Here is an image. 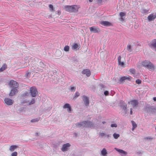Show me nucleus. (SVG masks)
Listing matches in <instances>:
<instances>
[{
    "label": "nucleus",
    "mask_w": 156,
    "mask_h": 156,
    "mask_svg": "<svg viewBox=\"0 0 156 156\" xmlns=\"http://www.w3.org/2000/svg\"><path fill=\"white\" fill-rule=\"evenodd\" d=\"M155 129H156V127H155Z\"/></svg>",
    "instance_id": "nucleus-63"
},
{
    "label": "nucleus",
    "mask_w": 156,
    "mask_h": 156,
    "mask_svg": "<svg viewBox=\"0 0 156 156\" xmlns=\"http://www.w3.org/2000/svg\"><path fill=\"white\" fill-rule=\"evenodd\" d=\"M130 110V115H132L133 114L132 109V108H131Z\"/></svg>",
    "instance_id": "nucleus-53"
},
{
    "label": "nucleus",
    "mask_w": 156,
    "mask_h": 156,
    "mask_svg": "<svg viewBox=\"0 0 156 156\" xmlns=\"http://www.w3.org/2000/svg\"><path fill=\"white\" fill-rule=\"evenodd\" d=\"M18 154V153L17 152L15 151L13 152H12L11 154V156H17V155Z\"/></svg>",
    "instance_id": "nucleus-41"
},
{
    "label": "nucleus",
    "mask_w": 156,
    "mask_h": 156,
    "mask_svg": "<svg viewBox=\"0 0 156 156\" xmlns=\"http://www.w3.org/2000/svg\"><path fill=\"white\" fill-rule=\"evenodd\" d=\"M30 93L32 97H36L38 93L36 87H31L30 88Z\"/></svg>",
    "instance_id": "nucleus-4"
},
{
    "label": "nucleus",
    "mask_w": 156,
    "mask_h": 156,
    "mask_svg": "<svg viewBox=\"0 0 156 156\" xmlns=\"http://www.w3.org/2000/svg\"><path fill=\"white\" fill-rule=\"evenodd\" d=\"M121 57L120 56H119L118 57V62L119 64L122 62L121 61Z\"/></svg>",
    "instance_id": "nucleus-42"
},
{
    "label": "nucleus",
    "mask_w": 156,
    "mask_h": 156,
    "mask_svg": "<svg viewBox=\"0 0 156 156\" xmlns=\"http://www.w3.org/2000/svg\"><path fill=\"white\" fill-rule=\"evenodd\" d=\"M18 90L17 88H12L9 94L10 96H12L15 95L16 93H17Z\"/></svg>",
    "instance_id": "nucleus-14"
},
{
    "label": "nucleus",
    "mask_w": 156,
    "mask_h": 156,
    "mask_svg": "<svg viewBox=\"0 0 156 156\" xmlns=\"http://www.w3.org/2000/svg\"><path fill=\"white\" fill-rule=\"evenodd\" d=\"M111 126L112 127H116L117 126V125L116 124H111Z\"/></svg>",
    "instance_id": "nucleus-47"
},
{
    "label": "nucleus",
    "mask_w": 156,
    "mask_h": 156,
    "mask_svg": "<svg viewBox=\"0 0 156 156\" xmlns=\"http://www.w3.org/2000/svg\"><path fill=\"white\" fill-rule=\"evenodd\" d=\"M136 127H133V128H132V130H133Z\"/></svg>",
    "instance_id": "nucleus-57"
},
{
    "label": "nucleus",
    "mask_w": 156,
    "mask_h": 156,
    "mask_svg": "<svg viewBox=\"0 0 156 156\" xmlns=\"http://www.w3.org/2000/svg\"><path fill=\"white\" fill-rule=\"evenodd\" d=\"M102 123H103V124H105L106 123V122H105V121H103V122H102Z\"/></svg>",
    "instance_id": "nucleus-60"
},
{
    "label": "nucleus",
    "mask_w": 156,
    "mask_h": 156,
    "mask_svg": "<svg viewBox=\"0 0 156 156\" xmlns=\"http://www.w3.org/2000/svg\"><path fill=\"white\" fill-rule=\"evenodd\" d=\"M88 127H94V123L90 121H87Z\"/></svg>",
    "instance_id": "nucleus-23"
},
{
    "label": "nucleus",
    "mask_w": 156,
    "mask_h": 156,
    "mask_svg": "<svg viewBox=\"0 0 156 156\" xmlns=\"http://www.w3.org/2000/svg\"><path fill=\"white\" fill-rule=\"evenodd\" d=\"M80 95L79 93L78 92H76L75 94V95L74 96L73 99L74 100H75V99L77 98L78 96Z\"/></svg>",
    "instance_id": "nucleus-25"
},
{
    "label": "nucleus",
    "mask_w": 156,
    "mask_h": 156,
    "mask_svg": "<svg viewBox=\"0 0 156 156\" xmlns=\"http://www.w3.org/2000/svg\"><path fill=\"white\" fill-rule=\"evenodd\" d=\"M142 65L150 71H154V66L149 61H144L142 62Z\"/></svg>",
    "instance_id": "nucleus-2"
},
{
    "label": "nucleus",
    "mask_w": 156,
    "mask_h": 156,
    "mask_svg": "<svg viewBox=\"0 0 156 156\" xmlns=\"http://www.w3.org/2000/svg\"><path fill=\"white\" fill-rule=\"evenodd\" d=\"M83 100L85 105L88 106L89 105V98L86 96H83Z\"/></svg>",
    "instance_id": "nucleus-12"
},
{
    "label": "nucleus",
    "mask_w": 156,
    "mask_h": 156,
    "mask_svg": "<svg viewBox=\"0 0 156 156\" xmlns=\"http://www.w3.org/2000/svg\"><path fill=\"white\" fill-rule=\"evenodd\" d=\"M5 103L8 105H11L13 104L14 101L8 98H5L4 99Z\"/></svg>",
    "instance_id": "nucleus-9"
},
{
    "label": "nucleus",
    "mask_w": 156,
    "mask_h": 156,
    "mask_svg": "<svg viewBox=\"0 0 156 156\" xmlns=\"http://www.w3.org/2000/svg\"><path fill=\"white\" fill-rule=\"evenodd\" d=\"M49 7L51 9V11H53L54 10V8L52 5L50 4L49 5Z\"/></svg>",
    "instance_id": "nucleus-43"
},
{
    "label": "nucleus",
    "mask_w": 156,
    "mask_h": 156,
    "mask_svg": "<svg viewBox=\"0 0 156 156\" xmlns=\"http://www.w3.org/2000/svg\"><path fill=\"white\" fill-rule=\"evenodd\" d=\"M131 123L133 127H137V125L134 121H132Z\"/></svg>",
    "instance_id": "nucleus-40"
},
{
    "label": "nucleus",
    "mask_w": 156,
    "mask_h": 156,
    "mask_svg": "<svg viewBox=\"0 0 156 156\" xmlns=\"http://www.w3.org/2000/svg\"><path fill=\"white\" fill-rule=\"evenodd\" d=\"M70 106V105L69 104L66 103L63 105V108L64 109L68 108Z\"/></svg>",
    "instance_id": "nucleus-31"
},
{
    "label": "nucleus",
    "mask_w": 156,
    "mask_h": 156,
    "mask_svg": "<svg viewBox=\"0 0 156 156\" xmlns=\"http://www.w3.org/2000/svg\"><path fill=\"white\" fill-rule=\"evenodd\" d=\"M101 24L106 26H111L112 24L109 22L107 21H102L101 22Z\"/></svg>",
    "instance_id": "nucleus-18"
},
{
    "label": "nucleus",
    "mask_w": 156,
    "mask_h": 156,
    "mask_svg": "<svg viewBox=\"0 0 156 156\" xmlns=\"http://www.w3.org/2000/svg\"><path fill=\"white\" fill-rule=\"evenodd\" d=\"M104 94L106 95H108L109 94L108 92V91H105L104 92Z\"/></svg>",
    "instance_id": "nucleus-48"
},
{
    "label": "nucleus",
    "mask_w": 156,
    "mask_h": 156,
    "mask_svg": "<svg viewBox=\"0 0 156 156\" xmlns=\"http://www.w3.org/2000/svg\"><path fill=\"white\" fill-rule=\"evenodd\" d=\"M148 45L151 48L156 49V40H154L152 42L149 43Z\"/></svg>",
    "instance_id": "nucleus-16"
},
{
    "label": "nucleus",
    "mask_w": 156,
    "mask_h": 156,
    "mask_svg": "<svg viewBox=\"0 0 156 156\" xmlns=\"http://www.w3.org/2000/svg\"><path fill=\"white\" fill-rule=\"evenodd\" d=\"M35 102V100L34 99H32L31 101L29 102V105H31L34 104Z\"/></svg>",
    "instance_id": "nucleus-37"
},
{
    "label": "nucleus",
    "mask_w": 156,
    "mask_h": 156,
    "mask_svg": "<svg viewBox=\"0 0 156 156\" xmlns=\"http://www.w3.org/2000/svg\"><path fill=\"white\" fill-rule=\"evenodd\" d=\"M106 134H105V133H102V132L100 133V135L102 137L104 136H105Z\"/></svg>",
    "instance_id": "nucleus-44"
},
{
    "label": "nucleus",
    "mask_w": 156,
    "mask_h": 156,
    "mask_svg": "<svg viewBox=\"0 0 156 156\" xmlns=\"http://www.w3.org/2000/svg\"><path fill=\"white\" fill-rule=\"evenodd\" d=\"M83 123V127H88L87 121H83L82 122Z\"/></svg>",
    "instance_id": "nucleus-24"
},
{
    "label": "nucleus",
    "mask_w": 156,
    "mask_h": 156,
    "mask_svg": "<svg viewBox=\"0 0 156 156\" xmlns=\"http://www.w3.org/2000/svg\"><path fill=\"white\" fill-rule=\"evenodd\" d=\"M90 29V31L94 33H97L100 32L99 29L94 26L91 27Z\"/></svg>",
    "instance_id": "nucleus-10"
},
{
    "label": "nucleus",
    "mask_w": 156,
    "mask_h": 156,
    "mask_svg": "<svg viewBox=\"0 0 156 156\" xmlns=\"http://www.w3.org/2000/svg\"><path fill=\"white\" fill-rule=\"evenodd\" d=\"M72 48L73 49L76 50L79 49V45L77 44H75L72 46Z\"/></svg>",
    "instance_id": "nucleus-22"
},
{
    "label": "nucleus",
    "mask_w": 156,
    "mask_h": 156,
    "mask_svg": "<svg viewBox=\"0 0 156 156\" xmlns=\"http://www.w3.org/2000/svg\"><path fill=\"white\" fill-rule=\"evenodd\" d=\"M30 74H31V73L29 72L28 71L26 72V73L25 74V76L27 78L30 76Z\"/></svg>",
    "instance_id": "nucleus-36"
},
{
    "label": "nucleus",
    "mask_w": 156,
    "mask_h": 156,
    "mask_svg": "<svg viewBox=\"0 0 156 156\" xmlns=\"http://www.w3.org/2000/svg\"><path fill=\"white\" fill-rule=\"evenodd\" d=\"M131 79V77L129 76H124L120 78L119 80V81L120 83H122L125 80H130Z\"/></svg>",
    "instance_id": "nucleus-13"
},
{
    "label": "nucleus",
    "mask_w": 156,
    "mask_h": 156,
    "mask_svg": "<svg viewBox=\"0 0 156 156\" xmlns=\"http://www.w3.org/2000/svg\"><path fill=\"white\" fill-rule=\"evenodd\" d=\"M89 1L90 2H91L93 1V0H89Z\"/></svg>",
    "instance_id": "nucleus-59"
},
{
    "label": "nucleus",
    "mask_w": 156,
    "mask_h": 156,
    "mask_svg": "<svg viewBox=\"0 0 156 156\" xmlns=\"http://www.w3.org/2000/svg\"><path fill=\"white\" fill-rule=\"evenodd\" d=\"M103 54V53H102V52L101 53V54H100L101 56V55H102Z\"/></svg>",
    "instance_id": "nucleus-58"
},
{
    "label": "nucleus",
    "mask_w": 156,
    "mask_h": 156,
    "mask_svg": "<svg viewBox=\"0 0 156 156\" xmlns=\"http://www.w3.org/2000/svg\"><path fill=\"white\" fill-rule=\"evenodd\" d=\"M66 10L69 12H78V7L76 5L66 6H65Z\"/></svg>",
    "instance_id": "nucleus-3"
},
{
    "label": "nucleus",
    "mask_w": 156,
    "mask_h": 156,
    "mask_svg": "<svg viewBox=\"0 0 156 156\" xmlns=\"http://www.w3.org/2000/svg\"><path fill=\"white\" fill-rule=\"evenodd\" d=\"M153 100L154 101H156V97H155L153 98Z\"/></svg>",
    "instance_id": "nucleus-56"
},
{
    "label": "nucleus",
    "mask_w": 156,
    "mask_h": 156,
    "mask_svg": "<svg viewBox=\"0 0 156 156\" xmlns=\"http://www.w3.org/2000/svg\"><path fill=\"white\" fill-rule=\"evenodd\" d=\"M102 0H97L98 3L99 4L101 3L102 2Z\"/></svg>",
    "instance_id": "nucleus-52"
},
{
    "label": "nucleus",
    "mask_w": 156,
    "mask_h": 156,
    "mask_svg": "<svg viewBox=\"0 0 156 156\" xmlns=\"http://www.w3.org/2000/svg\"><path fill=\"white\" fill-rule=\"evenodd\" d=\"M141 80L139 79H137L136 81V82L137 84H140L141 83Z\"/></svg>",
    "instance_id": "nucleus-45"
},
{
    "label": "nucleus",
    "mask_w": 156,
    "mask_h": 156,
    "mask_svg": "<svg viewBox=\"0 0 156 156\" xmlns=\"http://www.w3.org/2000/svg\"><path fill=\"white\" fill-rule=\"evenodd\" d=\"M76 126L78 127H83V123H82V122H80V123H77L76 124Z\"/></svg>",
    "instance_id": "nucleus-28"
},
{
    "label": "nucleus",
    "mask_w": 156,
    "mask_h": 156,
    "mask_svg": "<svg viewBox=\"0 0 156 156\" xmlns=\"http://www.w3.org/2000/svg\"><path fill=\"white\" fill-rule=\"evenodd\" d=\"M25 102H27V101H25Z\"/></svg>",
    "instance_id": "nucleus-61"
},
{
    "label": "nucleus",
    "mask_w": 156,
    "mask_h": 156,
    "mask_svg": "<svg viewBox=\"0 0 156 156\" xmlns=\"http://www.w3.org/2000/svg\"><path fill=\"white\" fill-rule=\"evenodd\" d=\"M105 137H106L107 138H108L110 137V135L108 134H106L105 135Z\"/></svg>",
    "instance_id": "nucleus-54"
},
{
    "label": "nucleus",
    "mask_w": 156,
    "mask_h": 156,
    "mask_svg": "<svg viewBox=\"0 0 156 156\" xmlns=\"http://www.w3.org/2000/svg\"><path fill=\"white\" fill-rule=\"evenodd\" d=\"M82 74H86L87 76H89L90 75V71L88 69H84L82 72Z\"/></svg>",
    "instance_id": "nucleus-17"
},
{
    "label": "nucleus",
    "mask_w": 156,
    "mask_h": 156,
    "mask_svg": "<svg viewBox=\"0 0 156 156\" xmlns=\"http://www.w3.org/2000/svg\"><path fill=\"white\" fill-rule=\"evenodd\" d=\"M119 15L121 17H123L126 15V13L124 12H120L119 13Z\"/></svg>",
    "instance_id": "nucleus-38"
},
{
    "label": "nucleus",
    "mask_w": 156,
    "mask_h": 156,
    "mask_svg": "<svg viewBox=\"0 0 156 156\" xmlns=\"http://www.w3.org/2000/svg\"><path fill=\"white\" fill-rule=\"evenodd\" d=\"M120 136L119 134L115 133L113 134L114 138L115 139H117Z\"/></svg>",
    "instance_id": "nucleus-30"
},
{
    "label": "nucleus",
    "mask_w": 156,
    "mask_h": 156,
    "mask_svg": "<svg viewBox=\"0 0 156 156\" xmlns=\"http://www.w3.org/2000/svg\"><path fill=\"white\" fill-rule=\"evenodd\" d=\"M70 88L69 89L70 90L71 92H74L75 91L76 89V87H74L70 86Z\"/></svg>",
    "instance_id": "nucleus-34"
},
{
    "label": "nucleus",
    "mask_w": 156,
    "mask_h": 156,
    "mask_svg": "<svg viewBox=\"0 0 156 156\" xmlns=\"http://www.w3.org/2000/svg\"><path fill=\"white\" fill-rule=\"evenodd\" d=\"M145 109L148 113H153L154 112V109L151 107H146L145 108Z\"/></svg>",
    "instance_id": "nucleus-15"
},
{
    "label": "nucleus",
    "mask_w": 156,
    "mask_h": 156,
    "mask_svg": "<svg viewBox=\"0 0 156 156\" xmlns=\"http://www.w3.org/2000/svg\"><path fill=\"white\" fill-rule=\"evenodd\" d=\"M71 110H72V109H71V108L70 107V106L69 107V108L67 109V111H68V112L69 113H70L71 112Z\"/></svg>",
    "instance_id": "nucleus-49"
},
{
    "label": "nucleus",
    "mask_w": 156,
    "mask_h": 156,
    "mask_svg": "<svg viewBox=\"0 0 156 156\" xmlns=\"http://www.w3.org/2000/svg\"><path fill=\"white\" fill-rule=\"evenodd\" d=\"M129 103L131 104L133 108H137L139 104L138 101L136 100H132L129 102Z\"/></svg>",
    "instance_id": "nucleus-8"
},
{
    "label": "nucleus",
    "mask_w": 156,
    "mask_h": 156,
    "mask_svg": "<svg viewBox=\"0 0 156 156\" xmlns=\"http://www.w3.org/2000/svg\"><path fill=\"white\" fill-rule=\"evenodd\" d=\"M156 18V13H154L149 15L147 17L149 21H151L154 20Z\"/></svg>",
    "instance_id": "nucleus-11"
},
{
    "label": "nucleus",
    "mask_w": 156,
    "mask_h": 156,
    "mask_svg": "<svg viewBox=\"0 0 156 156\" xmlns=\"http://www.w3.org/2000/svg\"><path fill=\"white\" fill-rule=\"evenodd\" d=\"M10 87L12 88H17L19 87L18 83L16 81L13 80H11L9 84Z\"/></svg>",
    "instance_id": "nucleus-6"
},
{
    "label": "nucleus",
    "mask_w": 156,
    "mask_h": 156,
    "mask_svg": "<svg viewBox=\"0 0 156 156\" xmlns=\"http://www.w3.org/2000/svg\"><path fill=\"white\" fill-rule=\"evenodd\" d=\"M39 120V119L37 118L31 120L30 122H38Z\"/></svg>",
    "instance_id": "nucleus-32"
},
{
    "label": "nucleus",
    "mask_w": 156,
    "mask_h": 156,
    "mask_svg": "<svg viewBox=\"0 0 156 156\" xmlns=\"http://www.w3.org/2000/svg\"><path fill=\"white\" fill-rule=\"evenodd\" d=\"M101 153L103 156H107V152L105 148H104L101 151Z\"/></svg>",
    "instance_id": "nucleus-21"
},
{
    "label": "nucleus",
    "mask_w": 156,
    "mask_h": 156,
    "mask_svg": "<svg viewBox=\"0 0 156 156\" xmlns=\"http://www.w3.org/2000/svg\"><path fill=\"white\" fill-rule=\"evenodd\" d=\"M18 147V146L16 145H11L9 147V150L11 152L13 151Z\"/></svg>",
    "instance_id": "nucleus-20"
},
{
    "label": "nucleus",
    "mask_w": 156,
    "mask_h": 156,
    "mask_svg": "<svg viewBox=\"0 0 156 156\" xmlns=\"http://www.w3.org/2000/svg\"><path fill=\"white\" fill-rule=\"evenodd\" d=\"M119 65H120L121 66H123L124 64V63L123 62H120L119 64Z\"/></svg>",
    "instance_id": "nucleus-50"
},
{
    "label": "nucleus",
    "mask_w": 156,
    "mask_h": 156,
    "mask_svg": "<svg viewBox=\"0 0 156 156\" xmlns=\"http://www.w3.org/2000/svg\"><path fill=\"white\" fill-rule=\"evenodd\" d=\"M7 67L6 65H3L0 68V71L2 72L3 70H5V69Z\"/></svg>",
    "instance_id": "nucleus-29"
},
{
    "label": "nucleus",
    "mask_w": 156,
    "mask_h": 156,
    "mask_svg": "<svg viewBox=\"0 0 156 156\" xmlns=\"http://www.w3.org/2000/svg\"><path fill=\"white\" fill-rule=\"evenodd\" d=\"M120 106L122 108L121 114L123 116H126L127 115V105H126L123 103L120 105Z\"/></svg>",
    "instance_id": "nucleus-7"
},
{
    "label": "nucleus",
    "mask_w": 156,
    "mask_h": 156,
    "mask_svg": "<svg viewBox=\"0 0 156 156\" xmlns=\"http://www.w3.org/2000/svg\"><path fill=\"white\" fill-rule=\"evenodd\" d=\"M130 72L132 74H134L135 73V70L134 69H131L129 70Z\"/></svg>",
    "instance_id": "nucleus-35"
},
{
    "label": "nucleus",
    "mask_w": 156,
    "mask_h": 156,
    "mask_svg": "<svg viewBox=\"0 0 156 156\" xmlns=\"http://www.w3.org/2000/svg\"><path fill=\"white\" fill-rule=\"evenodd\" d=\"M120 20L122 21H123L124 20V19L123 17H121L120 19Z\"/></svg>",
    "instance_id": "nucleus-55"
},
{
    "label": "nucleus",
    "mask_w": 156,
    "mask_h": 156,
    "mask_svg": "<svg viewBox=\"0 0 156 156\" xmlns=\"http://www.w3.org/2000/svg\"><path fill=\"white\" fill-rule=\"evenodd\" d=\"M29 94L28 93L26 92L23 94V96H27L29 95Z\"/></svg>",
    "instance_id": "nucleus-51"
},
{
    "label": "nucleus",
    "mask_w": 156,
    "mask_h": 156,
    "mask_svg": "<svg viewBox=\"0 0 156 156\" xmlns=\"http://www.w3.org/2000/svg\"><path fill=\"white\" fill-rule=\"evenodd\" d=\"M64 50L65 51H68L69 50V47L68 45L66 46L64 48Z\"/></svg>",
    "instance_id": "nucleus-33"
},
{
    "label": "nucleus",
    "mask_w": 156,
    "mask_h": 156,
    "mask_svg": "<svg viewBox=\"0 0 156 156\" xmlns=\"http://www.w3.org/2000/svg\"><path fill=\"white\" fill-rule=\"evenodd\" d=\"M127 50L129 52H131L132 51V47L131 45L128 44L126 48Z\"/></svg>",
    "instance_id": "nucleus-27"
},
{
    "label": "nucleus",
    "mask_w": 156,
    "mask_h": 156,
    "mask_svg": "<svg viewBox=\"0 0 156 156\" xmlns=\"http://www.w3.org/2000/svg\"><path fill=\"white\" fill-rule=\"evenodd\" d=\"M45 66V65L42 62H40L37 66H33L31 68V70L34 72L37 73V71H42L43 69Z\"/></svg>",
    "instance_id": "nucleus-1"
},
{
    "label": "nucleus",
    "mask_w": 156,
    "mask_h": 156,
    "mask_svg": "<svg viewBox=\"0 0 156 156\" xmlns=\"http://www.w3.org/2000/svg\"><path fill=\"white\" fill-rule=\"evenodd\" d=\"M99 88L100 89H101L102 90H105L104 89L105 87V86H104V85H103V84H100L99 85Z\"/></svg>",
    "instance_id": "nucleus-26"
},
{
    "label": "nucleus",
    "mask_w": 156,
    "mask_h": 156,
    "mask_svg": "<svg viewBox=\"0 0 156 156\" xmlns=\"http://www.w3.org/2000/svg\"><path fill=\"white\" fill-rule=\"evenodd\" d=\"M148 12V10L143 9L141 10V12L144 13H147Z\"/></svg>",
    "instance_id": "nucleus-39"
},
{
    "label": "nucleus",
    "mask_w": 156,
    "mask_h": 156,
    "mask_svg": "<svg viewBox=\"0 0 156 156\" xmlns=\"http://www.w3.org/2000/svg\"><path fill=\"white\" fill-rule=\"evenodd\" d=\"M115 149L120 154H127V152L125 151L122 150L118 149L117 148H115Z\"/></svg>",
    "instance_id": "nucleus-19"
},
{
    "label": "nucleus",
    "mask_w": 156,
    "mask_h": 156,
    "mask_svg": "<svg viewBox=\"0 0 156 156\" xmlns=\"http://www.w3.org/2000/svg\"><path fill=\"white\" fill-rule=\"evenodd\" d=\"M36 134H38V133H37Z\"/></svg>",
    "instance_id": "nucleus-62"
},
{
    "label": "nucleus",
    "mask_w": 156,
    "mask_h": 156,
    "mask_svg": "<svg viewBox=\"0 0 156 156\" xmlns=\"http://www.w3.org/2000/svg\"><path fill=\"white\" fill-rule=\"evenodd\" d=\"M70 146L71 144L69 143H66L62 145L61 150L63 152L69 150Z\"/></svg>",
    "instance_id": "nucleus-5"
},
{
    "label": "nucleus",
    "mask_w": 156,
    "mask_h": 156,
    "mask_svg": "<svg viewBox=\"0 0 156 156\" xmlns=\"http://www.w3.org/2000/svg\"><path fill=\"white\" fill-rule=\"evenodd\" d=\"M144 139H149V140H152L153 139V137H145Z\"/></svg>",
    "instance_id": "nucleus-46"
}]
</instances>
